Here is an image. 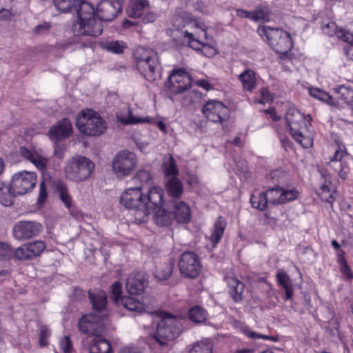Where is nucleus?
<instances>
[{
    "label": "nucleus",
    "instance_id": "57",
    "mask_svg": "<svg viewBox=\"0 0 353 353\" xmlns=\"http://www.w3.org/2000/svg\"><path fill=\"white\" fill-rule=\"evenodd\" d=\"M164 173L165 175H176L178 173V170L176 168V165L172 157L170 158L168 162H166L163 164Z\"/></svg>",
    "mask_w": 353,
    "mask_h": 353
},
{
    "label": "nucleus",
    "instance_id": "35",
    "mask_svg": "<svg viewBox=\"0 0 353 353\" xmlns=\"http://www.w3.org/2000/svg\"><path fill=\"white\" fill-rule=\"evenodd\" d=\"M227 283L230 288V294L236 302L242 299V293L244 285L242 282L235 278L230 277L227 279Z\"/></svg>",
    "mask_w": 353,
    "mask_h": 353
},
{
    "label": "nucleus",
    "instance_id": "28",
    "mask_svg": "<svg viewBox=\"0 0 353 353\" xmlns=\"http://www.w3.org/2000/svg\"><path fill=\"white\" fill-rule=\"evenodd\" d=\"M239 80L241 81L244 90L252 92L256 87V73L251 69H246L239 75Z\"/></svg>",
    "mask_w": 353,
    "mask_h": 353
},
{
    "label": "nucleus",
    "instance_id": "26",
    "mask_svg": "<svg viewBox=\"0 0 353 353\" xmlns=\"http://www.w3.org/2000/svg\"><path fill=\"white\" fill-rule=\"evenodd\" d=\"M172 213L179 223H188L191 219L190 208L184 201H174Z\"/></svg>",
    "mask_w": 353,
    "mask_h": 353
},
{
    "label": "nucleus",
    "instance_id": "42",
    "mask_svg": "<svg viewBox=\"0 0 353 353\" xmlns=\"http://www.w3.org/2000/svg\"><path fill=\"white\" fill-rule=\"evenodd\" d=\"M135 183H139V187L141 188V190L144 188H150L152 185V178L150 173L145 170H141L137 172L134 177Z\"/></svg>",
    "mask_w": 353,
    "mask_h": 353
},
{
    "label": "nucleus",
    "instance_id": "19",
    "mask_svg": "<svg viewBox=\"0 0 353 353\" xmlns=\"http://www.w3.org/2000/svg\"><path fill=\"white\" fill-rule=\"evenodd\" d=\"M265 194L268 202L274 205H278L298 199L299 191L294 188H281L276 186L269 189Z\"/></svg>",
    "mask_w": 353,
    "mask_h": 353
},
{
    "label": "nucleus",
    "instance_id": "54",
    "mask_svg": "<svg viewBox=\"0 0 353 353\" xmlns=\"http://www.w3.org/2000/svg\"><path fill=\"white\" fill-rule=\"evenodd\" d=\"M51 27V24L49 22L44 21L36 26L33 32L38 36L46 35L50 32Z\"/></svg>",
    "mask_w": 353,
    "mask_h": 353
},
{
    "label": "nucleus",
    "instance_id": "40",
    "mask_svg": "<svg viewBox=\"0 0 353 353\" xmlns=\"http://www.w3.org/2000/svg\"><path fill=\"white\" fill-rule=\"evenodd\" d=\"M250 203L253 208L264 210L268 203L265 192L258 190L254 191L250 197Z\"/></svg>",
    "mask_w": 353,
    "mask_h": 353
},
{
    "label": "nucleus",
    "instance_id": "43",
    "mask_svg": "<svg viewBox=\"0 0 353 353\" xmlns=\"http://www.w3.org/2000/svg\"><path fill=\"white\" fill-rule=\"evenodd\" d=\"M103 49L117 54H122L127 48L126 43L123 41L111 40L101 44Z\"/></svg>",
    "mask_w": 353,
    "mask_h": 353
},
{
    "label": "nucleus",
    "instance_id": "22",
    "mask_svg": "<svg viewBox=\"0 0 353 353\" xmlns=\"http://www.w3.org/2000/svg\"><path fill=\"white\" fill-rule=\"evenodd\" d=\"M72 133V125L70 120L63 119L57 122L49 131L50 139L57 142L69 137Z\"/></svg>",
    "mask_w": 353,
    "mask_h": 353
},
{
    "label": "nucleus",
    "instance_id": "9",
    "mask_svg": "<svg viewBox=\"0 0 353 353\" xmlns=\"http://www.w3.org/2000/svg\"><path fill=\"white\" fill-rule=\"evenodd\" d=\"M257 32L279 54H285L292 48L291 37L286 31L268 26H260Z\"/></svg>",
    "mask_w": 353,
    "mask_h": 353
},
{
    "label": "nucleus",
    "instance_id": "3",
    "mask_svg": "<svg viewBox=\"0 0 353 353\" xmlns=\"http://www.w3.org/2000/svg\"><path fill=\"white\" fill-rule=\"evenodd\" d=\"M72 30L77 36L97 37L103 32L102 24L96 17L91 4L83 3L77 10V20L72 26Z\"/></svg>",
    "mask_w": 353,
    "mask_h": 353
},
{
    "label": "nucleus",
    "instance_id": "33",
    "mask_svg": "<svg viewBox=\"0 0 353 353\" xmlns=\"http://www.w3.org/2000/svg\"><path fill=\"white\" fill-rule=\"evenodd\" d=\"M89 351L90 353H111V345L108 340L96 336L90 346Z\"/></svg>",
    "mask_w": 353,
    "mask_h": 353
},
{
    "label": "nucleus",
    "instance_id": "46",
    "mask_svg": "<svg viewBox=\"0 0 353 353\" xmlns=\"http://www.w3.org/2000/svg\"><path fill=\"white\" fill-rule=\"evenodd\" d=\"M57 190L61 201L68 209H70L72 207V201L65 185L63 183L58 182L57 184Z\"/></svg>",
    "mask_w": 353,
    "mask_h": 353
},
{
    "label": "nucleus",
    "instance_id": "15",
    "mask_svg": "<svg viewBox=\"0 0 353 353\" xmlns=\"http://www.w3.org/2000/svg\"><path fill=\"white\" fill-rule=\"evenodd\" d=\"M178 267L180 274L186 278L197 277L201 270V263L199 257L193 252H183L179 259Z\"/></svg>",
    "mask_w": 353,
    "mask_h": 353
},
{
    "label": "nucleus",
    "instance_id": "55",
    "mask_svg": "<svg viewBox=\"0 0 353 353\" xmlns=\"http://www.w3.org/2000/svg\"><path fill=\"white\" fill-rule=\"evenodd\" d=\"M273 100L272 96L270 94L267 88H263L261 90V98L255 97L254 101L256 103L265 104Z\"/></svg>",
    "mask_w": 353,
    "mask_h": 353
},
{
    "label": "nucleus",
    "instance_id": "2",
    "mask_svg": "<svg viewBox=\"0 0 353 353\" xmlns=\"http://www.w3.org/2000/svg\"><path fill=\"white\" fill-rule=\"evenodd\" d=\"M94 312L83 316L79 321V331L88 336H99L105 328V319L108 315L107 296L104 291L89 292Z\"/></svg>",
    "mask_w": 353,
    "mask_h": 353
},
{
    "label": "nucleus",
    "instance_id": "17",
    "mask_svg": "<svg viewBox=\"0 0 353 353\" xmlns=\"http://www.w3.org/2000/svg\"><path fill=\"white\" fill-rule=\"evenodd\" d=\"M202 112L209 121L214 123H222L230 117L228 108L217 100L207 101L203 106Z\"/></svg>",
    "mask_w": 353,
    "mask_h": 353
},
{
    "label": "nucleus",
    "instance_id": "14",
    "mask_svg": "<svg viewBox=\"0 0 353 353\" xmlns=\"http://www.w3.org/2000/svg\"><path fill=\"white\" fill-rule=\"evenodd\" d=\"M37 176L35 172L21 171L14 173L10 183L11 190L17 195H23L31 192L35 187Z\"/></svg>",
    "mask_w": 353,
    "mask_h": 353
},
{
    "label": "nucleus",
    "instance_id": "51",
    "mask_svg": "<svg viewBox=\"0 0 353 353\" xmlns=\"http://www.w3.org/2000/svg\"><path fill=\"white\" fill-rule=\"evenodd\" d=\"M122 292V285L119 281H116L113 283L111 288V298L114 301L119 304L121 302V299L124 296H121Z\"/></svg>",
    "mask_w": 353,
    "mask_h": 353
},
{
    "label": "nucleus",
    "instance_id": "64",
    "mask_svg": "<svg viewBox=\"0 0 353 353\" xmlns=\"http://www.w3.org/2000/svg\"><path fill=\"white\" fill-rule=\"evenodd\" d=\"M119 353H141L138 348L134 347H125L121 349Z\"/></svg>",
    "mask_w": 353,
    "mask_h": 353
},
{
    "label": "nucleus",
    "instance_id": "11",
    "mask_svg": "<svg viewBox=\"0 0 353 353\" xmlns=\"http://www.w3.org/2000/svg\"><path fill=\"white\" fill-rule=\"evenodd\" d=\"M172 25L176 30L185 28L182 33L188 45L194 50H200L202 44L196 39L199 25L195 20L185 13L176 14L172 18Z\"/></svg>",
    "mask_w": 353,
    "mask_h": 353
},
{
    "label": "nucleus",
    "instance_id": "38",
    "mask_svg": "<svg viewBox=\"0 0 353 353\" xmlns=\"http://www.w3.org/2000/svg\"><path fill=\"white\" fill-rule=\"evenodd\" d=\"M174 268V263L172 261H168L161 264L156 268L154 276L159 281H165L172 275Z\"/></svg>",
    "mask_w": 353,
    "mask_h": 353
},
{
    "label": "nucleus",
    "instance_id": "1",
    "mask_svg": "<svg viewBox=\"0 0 353 353\" xmlns=\"http://www.w3.org/2000/svg\"><path fill=\"white\" fill-rule=\"evenodd\" d=\"M352 160V157L347 152L344 145H336L334 154L330 158V161L325 167L319 169L321 179L317 194L322 201L332 203L334 200V194L336 192V188L332 183V174L330 171L332 170L339 177L345 179L350 172V163Z\"/></svg>",
    "mask_w": 353,
    "mask_h": 353
},
{
    "label": "nucleus",
    "instance_id": "8",
    "mask_svg": "<svg viewBox=\"0 0 353 353\" xmlns=\"http://www.w3.org/2000/svg\"><path fill=\"white\" fill-rule=\"evenodd\" d=\"M137 69L149 81L160 77L157 53L150 48L138 47L134 52Z\"/></svg>",
    "mask_w": 353,
    "mask_h": 353
},
{
    "label": "nucleus",
    "instance_id": "29",
    "mask_svg": "<svg viewBox=\"0 0 353 353\" xmlns=\"http://www.w3.org/2000/svg\"><path fill=\"white\" fill-rule=\"evenodd\" d=\"M20 153L23 158L32 163L37 168L43 169L47 164L48 160L46 158L25 147L20 148Z\"/></svg>",
    "mask_w": 353,
    "mask_h": 353
},
{
    "label": "nucleus",
    "instance_id": "58",
    "mask_svg": "<svg viewBox=\"0 0 353 353\" xmlns=\"http://www.w3.org/2000/svg\"><path fill=\"white\" fill-rule=\"evenodd\" d=\"M13 252L10 245L5 243H0V259H6L10 258Z\"/></svg>",
    "mask_w": 353,
    "mask_h": 353
},
{
    "label": "nucleus",
    "instance_id": "61",
    "mask_svg": "<svg viewBox=\"0 0 353 353\" xmlns=\"http://www.w3.org/2000/svg\"><path fill=\"white\" fill-rule=\"evenodd\" d=\"M47 196V193L45 189L44 183L41 182L39 185V196L38 201L39 203L43 202Z\"/></svg>",
    "mask_w": 353,
    "mask_h": 353
},
{
    "label": "nucleus",
    "instance_id": "25",
    "mask_svg": "<svg viewBox=\"0 0 353 353\" xmlns=\"http://www.w3.org/2000/svg\"><path fill=\"white\" fill-rule=\"evenodd\" d=\"M163 190L159 186H153L148 188V195L145 196L146 202L150 208V214L155 208L161 207L163 204Z\"/></svg>",
    "mask_w": 353,
    "mask_h": 353
},
{
    "label": "nucleus",
    "instance_id": "49",
    "mask_svg": "<svg viewBox=\"0 0 353 353\" xmlns=\"http://www.w3.org/2000/svg\"><path fill=\"white\" fill-rule=\"evenodd\" d=\"M201 99V94L196 90L192 89L187 92L183 98V104L190 105L198 103Z\"/></svg>",
    "mask_w": 353,
    "mask_h": 353
},
{
    "label": "nucleus",
    "instance_id": "63",
    "mask_svg": "<svg viewBox=\"0 0 353 353\" xmlns=\"http://www.w3.org/2000/svg\"><path fill=\"white\" fill-rule=\"evenodd\" d=\"M352 35L353 36V33H352ZM345 42L349 44L346 48V54L351 59L353 60V39Z\"/></svg>",
    "mask_w": 353,
    "mask_h": 353
},
{
    "label": "nucleus",
    "instance_id": "21",
    "mask_svg": "<svg viewBox=\"0 0 353 353\" xmlns=\"http://www.w3.org/2000/svg\"><path fill=\"white\" fill-rule=\"evenodd\" d=\"M46 249V244L42 241H34L25 243L19 247L14 255L19 260L30 259L39 256Z\"/></svg>",
    "mask_w": 353,
    "mask_h": 353
},
{
    "label": "nucleus",
    "instance_id": "44",
    "mask_svg": "<svg viewBox=\"0 0 353 353\" xmlns=\"http://www.w3.org/2000/svg\"><path fill=\"white\" fill-rule=\"evenodd\" d=\"M207 312L199 306L192 307L188 312L189 319L196 323H203L207 319Z\"/></svg>",
    "mask_w": 353,
    "mask_h": 353
},
{
    "label": "nucleus",
    "instance_id": "48",
    "mask_svg": "<svg viewBox=\"0 0 353 353\" xmlns=\"http://www.w3.org/2000/svg\"><path fill=\"white\" fill-rule=\"evenodd\" d=\"M270 10L266 6L257 7L252 11V21H268L269 20Z\"/></svg>",
    "mask_w": 353,
    "mask_h": 353
},
{
    "label": "nucleus",
    "instance_id": "36",
    "mask_svg": "<svg viewBox=\"0 0 353 353\" xmlns=\"http://www.w3.org/2000/svg\"><path fill=\"white\" fill-rule=\"evenodd\" d=\"M225 222L221 218L219 217L214 224L212 232L209 237L212 246L214 247L221 241L225 228Z\"/></svg>",
    "mask_w": 353,
    "mask_h": 353
},
{
    "label": "nucleus",
    "instance_id": "39",
    "mask_svg": "<svg viewBox=\"0 0 353 353\" xmlns=\"http://www.w3.org/2000/svg\"><path fill=\"white\" fill-rule=\"evenodd\" d=\"M119 305H122L125 309L132 312H140L144 310L143 303L138 299L132 296L122 298Z\"/></svg>",
    "mask_w": 353,
    "mask_h": 353
},
{
    "label": "nucleus",
    "instance_id": "23",
    "mask_svg": "<svg viewBox=\"0 0 353 353\" xmlns=\"http://www.w3.org/2000/svg\"><path fill=\"white\" fill-rule=\"evenodd\" d=\"M146 285L142 274H131L126 279L125 288L130 294H140L144 292Z\"/></svg>",
    "mask_w": 353,
    "mask_h": 353
},
{
    "label": "nucleus",
    "instance_id": "18",
    "mask_svg": "<svg viewBox=\"0 0 353 353\" xmlns=\"http://www.w3.org/2000/svg\"><path fill=\"white\" fill-rule=\"evenodd\" d=\"M42 225L34 221H21L13 227L14 237L19 240H27L38 236L42 231Z\"/></svg>",
    "mask_w": 353,
    "mask_h": 353
},
{
    "label": "nucleus",
    "instance_id": "12",
    "mask_svg": "<svg viewBox=\"0 0 353 353\" xmlns=\"http://www.w3.org/2000/svg\"><path fill=\"white\" fill-rule=\"evenodd\" d=\"M137 164L136 154L129 150H123L113 158L112 169L115 176L122 179L130 176L137 168Z\"/></svg>",
    "mask_w": 353,
    "mask_h": 353
},
{
    "label": "nucleus",
    "instance_id": "32",
    "mask_svg": "<svg viewBox=\"0 0 353 353\" xmlns=\"http://www.w3.org/2000/svg\"><path fill=\"white\" fill-rule=\"evenodd\" d=\"M16 195L17 194L11 190L10 184L7 186L3 181H0V203L3 206H11Z\"/></svg>",
    "mask_w": 353,
    "mask_h": 353
},
{
    "label": "nucleus",
    "instance_id": "31",
    "mask_svg": "<svg viewBox=\"0 0 353 353\" xmlns=\"http://www.w3.org/2000/svg\"><path fill=\"white\" fill-rule=\"evenodd\" d=\"M55 7L62 12H70L77 8L81 7V4L88 3L85 0H54Z\"/></svg>",
    "mask_w": 353,
    "mask_h": 353
},
{
    "label": "nucleus",
    "instance_id": "6",
    "mask_svg": "<svg viewBox=\"0 0 353 353\" xmlns=\"http://www.w3.org/2000/svg\"><path fill=\"white\" fill-rule=\"evenodd\" d=\"M182 319L168 312H162L161 320L157 325V331L152 336L160 346H165L176 339L181 332Z\"/></svg>",
    "mask_w": 353,
    "mask_h": 353
},
{
    "label": "nucleus",
    "instance_id": "50",
    "mask_svg": "<svg viewBox=\"0 0 353 353\" xmlns=\"http://www.w3.org/2000/svg\"><path fill=\"white\" fill-rule=\"evenodd\" d=\"M12 0H0V18L7 19L12 15Z\"/></svg>",
    "mask_w": 353,
    "mask_h": 353
},
{
    "label": "nucleus",
    "instance_id": "27",
    "mask_svg": "<svg viewBox=\"0 0 353 353\" xmlns=\"http://www.w3.org/2000/svg\"><path fill=\"white\" fill-rule=\"evenodd\" d=\"M150 7L148 0H130L127 11L130 17L138 18L148 11Z\"/></svg>",
    "mask_w": 353,
    "mask_h": 353
},
{
    "label": "nucleus",
    "instance_id": "30",
    "mask_svg": "<svg viewBox=\"0 0 353 353\" xmlns=\"http://www.w3.org/2000/svg\"><path fill=\"white\" fill-rule=\"evenodd\" d=\"M276 280L285 291V300L292 299L294 294L293 284L289 275L284 271L279 270L276 273Z\"/></svg>",
    "mask_w": 353,
    "mask_h": 353
},
{
    "label": "nucleus",
    "instance_id": "34",
    "mask_svg": "<svg viewBox=\"0 0 353 353\" xmlns=\"http://www.w3.org/2000/svg\"><path fill=\"white\" fill-rule=\"evenodd\" d=\"M154 221L158 225L166 226L171 223L174 217L172 212L167 211L163 205L154 209Z\"/></svg>",
    "mask_w": 353,
    "mask_h": 353
},
{
    "label": "nucleus",
    "instance_id": "53",
    "mask_svg": "<svg viewBox=\"0 0 353 353\" xmlns=\"http://www.w3.org/2000/svg\"><path fill=\"white\" fill-rule=\"evenodd\" d=\"M50 335V330L47 325H42L39 332V345L41 347H46L48 344V339Z\"/></svg>",
    "mask_w": 353,
    "mask_h": 353
},
{
    "label": "nucleus",
    "instance_id": "13",
    "mask_svg": "<svg viewBox=\"0 0 353 353\" xmlns=\"http://www.w3.org/2000/svg\"><path fill=\"white\" fill-rule=\"evenodd\" d=\"M116 118L117 121L123 125H139L144 123L157 125L158 128L164 134L168 132L167 126L163 121H157L156 117L138 115L129 108L122 109L117 112Z\"/></svg>",
    "mask_w": 353,
    "mask_h": 353
},
{
    "label": "nucleus",
    "instance_id": "56",
    "mask_svg": "<svg viewBox=\"0 0 353 353\" xmlns=\"http://www.w3.org/2000/svg\"><path fill=\"white\" fill-rule=\"evenodd\" d=\"M59 347L63 353H72L73 351L72 343L68 336L60 339Z\"/></svg>",
    "mask_w": 353,
    "mask_h": 353
},
{
    "label": "nucleus",
    "instance_id": "52",
    "mask_svg": "<svg viewBox=\"0 0 353 353\" xmlns=\"http://www.w3.org/2000/svg\"><path fill=\"white\" fill-rule=\"evenodd\" d=\"M270 177L272 183H282L285 181L286 173L282 169H276L271 172Z\"/></svg>",
    "mask_w": 353,
    "mask_h": 353
},
{
    "label": "nucleus",
    "instance_id": "4",
    "mask_svg": "<svg viewBox=\"0 0 353 353\" xmlns=\"http://www.w3.org/2000/svg\"><path fill=\"white\" fill-rule=\"evenodd\" d=\"M120 203L126 208L135 210L134 218L139 223L146 222L150 215V207L141 187L126 189L120 196Z\"/></svg>",
    "mask_w": 353,
    "mask_h": 353
},
{
    "label": "nucleus",
    "instance_id": "62",
    "mask_svg": "<svg viewBox=\"0 0 353 353\" xmlns=\"http://www.w3.org/2000/svg\"><path fill=\"white\" fill-rule=\"evenodd\" d=\"M341 272L345 276H347L348 279H351L352 277V272H351V270L349 268V266L347 265L346 263H343L342 265H341Z\"/></svg>",
    "mask_w": 353,
    "mask_h": 353
},
{
    "label": "nucleus",
    "instance_id": "5",
    "mask_svg": "<svg viewBox=\"0 0 353 353\" xmlns=\"http://www.w3.org/2000/svg\"><path fill=\"white\" fill-rule=\"evenodd\" d=\"M285 121L290 133L296 141L305 148L312 145L313 140L307 129L306 118L299 110L290 108L286 112Z\"/></svg>",
    "mask_w": 353,
    "mask_h": 353
},
{
    "label": "nucleus",
    "instance_id": "7",
    "mask_svg": "<svg viewBox=\"0 0 353 353\" xmlns=\"http://www.w3.org/2000/svg\"><path fill=\"white\" fill-rule=\"evenodd\" d=\"M76 124L79 131L88 137L100 136L107 130L106 122L92 109L81 110L77 117Z\"/></svg>",
    "mask_w": 353,
    "mask_h": 353
},
{
    "label": "nucleus",
    "instance_id": "60",
    "mask_svg": "<svg viewBox=\"0 0 353 353\" xmlns=\"http://www.w3.org/2000/svg\"><path fill=\"white\" fill-rule=\"evenodd\" d=\"M236 15L240 18L249 19L252 21V11H247L241 8L236 10Z\"/></svg>",
    "mask_w": 353,
    "mask_h": 353
},
{
    "label": "nucleus",
    "instance_id": "37",
    "mask_svg": "<svg viewBox=\"0 0 353 353\" xmlns=\"http://www.w3.org/2000/svg\"><path fill=\"white\" fill-rule=\"evenodd\" d=\"M308 92L311 97L322 102L334 107H338V103L327 92L321 89L317 88H309Z\"/></svg>",
    "mask_w": 353,
    "mask_h": 353
},
{
    "label": "nucleus",
    "instance_id": "45",
    "mask_svg": "<svg viewBox=\"0 0 353 353\" xmlns=\"http://www.w3.org/2000/svg\"><path fill=\"white\" fill-rule=\"evenodd\" d=\"M212 347L213 345L211 341L205 339L195 343L189 353H212Z\"/></svg>",
    "mask_w": 353,
    "mask_h": 353
},
{
    "label": "nucleus",
    "instance_id": "59",
    "mask_svg": "<svg viewBox=\"0 0 353 353\" xmlns=\"http://www.w3.org/2000/svg\"><path fill=\"white\" fill-rule=\"evenodd\" d=\"M244 333L248 338H250L252 339H268L271 341H275L274 337L261 334L249 329H245L244 330Z\"/></svg>",
    "mask_w": 353,
    "mask_h": 353
},
{
    "label": "nucleus",
    "instance_id": "41",
    "mask_svg": "<svg viewBox=\"0 0 353 353\" xmlns=\"http://www.w3.org/2000/svg\"><path fill=\"white\" fill-rule=\"evenodd\" d=\"M166 190L173 198L181 196L183 188L182 183L176 177H172L166 183Z\"/></svg>",
    "mask_w": 353,
    "mask_h": 353
},
{
    "label": "nucleus",
    "instance_id": "47",
    "mask_svg": "<svg viewBox=\"0 0 353 353\" xmlns=\"http://www.w3.org/2000/svg\"><path fill=\"white\" fill-rule=\"evenodd\" d=\"M338 93L339 97L350 105L353 112V89L342 85L338 88Z\"/></svg>",
    "mask_w": 353,
    "mask_h": 353
},
{
    "label": "nucleus",
    "instance_id": "24",
    "mask_svg": "<svg viewBox=\"0 0 353 353\" xmlns=\"http://www.w3.org/2000/svg\"><path fill=\"white\" fill-rule=\"evenodd\" d=\"M322 30L327 36L336 35L339 39L344 41H349L353 39L352 32L343 28H339L334 21H330L322 26Z\"/></svg>",
    "mask_w": 353,
    "mask_h": 353
},
{
    "label": "nucleus",
    "instance_id": "16",
    "mask_svg": "<svg viewBox=\"0 0 353 353\" xmlns=\"http://www.w3.org/2000/svg\"><path fill=\"white\" fill-rule=\"evenodd\" d=\"M192 83L190 74L183 69L174 70L165 83L166 88L173 94H180L188 90Z\"/></svg>",
    "mask_w": 353,
    "mask_h": 353
},
{
    "label": "nucleus",
    "instance_id": "10",
    "mask_svg": "<svg viewBox=\"0 0 353 353\" xmlns=\"http://www.w3.org/2000/svg\"><path fill=\"white\" fill-rule=\"evenodd\" d=\"M94 170V163L85 157L79 156L66 162L64 172L70 180L82 181L88 179Z\"/></svg>",
    "mask_w": 353,
    "mask_h": 353
},
{
    "label": "nucleus",
    "instance_id": "20",
    "mask_svg": "<svg viewBox=\"0 0 353 353\" xmlns=\"http://www.w3.org/2000/svg\"><path fill=\"white\" fill-rule=\"evenodd\" d=\"M121 10V6L117 0H101L97 8L98 19L110 21L113 20Z\"/></svg>",
    "mask_w": 353,
    "mask_h": 353
}]
</instances>
